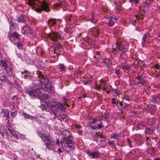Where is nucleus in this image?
Instances as JSON below:
<instances>
[{"label":"nucleus","instance_id":"nucleus-1","mask_svg":"<svg viewBox=\"0 0 160 160\" xmlns=\"http://www.w3.org/2000/svg\"><path fill=\"white\" fill-rule=\"evenodd\" d=\"M44 90L41 86L35 83H32L30 87L28 93L32 99L38 98H40V94L42 95Z\"/></svg>","mask_w":160,"mask_h":160},{"label":"nucleus","instance_id":"nucleus-2","mask_svg":"<svg viewBox=\"0 0 160 160\" xmlns=\"http://www.w3.org/2000/svg\"><path fill=\"white\" fill-rule=\"evenodd\" d=\"M63 137L62 140L61 141L62 147H64L66 145L70 148L71 150L75 149L74 142L71 139V136L68 131H65L63 133Z\"/></svg>","mask_w":160,"mask_h":160},{"label":"nucleus","instance_id":"nucleus-3","mask_svg":"<svg viewBox=\"0 0 160 160\" xmlns=\"http://www.w3.org/2000/svg\"><path fill=\"white\" fill-rule=\"evenodd\" d=\"M35 78L40 82L41 85H43L44 87L48 90H51L52 88L48 79L40 71L37 72V74Z\"/></svg>","mask_w":160,"mask_h":160},{"label":"nucleus","instance_id":"nucleus-4","mask_svg":"<svg viewBox=\"0 0 160 160\" xmlns=\"http://www.w3.org/2000/svg\"><path fill=\"white\" fill-rule=\"evenodd\" d=\"M40 137L43 141H45V145L47 148L52 149L54 147L53 142L52 141V137L49 134L42 133Z\"/></svg>","mask_w":160,"mask_h":160},{"label":"nucleus","instance_id":"nucleus-5","mask_svg":"<svg viewBox=\"0 0 160 160\" xmlns=\"http://www.w3.org/2000/svg\"><path fill=\"white\" fill-rule=\"evenodd\" d=\"M144 73L140 74V72L138 73L136 78L138 80V82L134 83L133 84L134 86L138 87L142 86L143 87L144 85L147 84V81L144 79V78L145 77V76L144 75Z\"/></svg>","mask_w":160,"mask_h":160},{"label":"nucleus","instance_id":"nucleus-6","mask_svg":"<svg viewBox=\"0 0 160 160\" xmlns=\"http://www.w3.org/2000/svg\"><path fill=\"white\" fill-rule=\"evenodd\" d=\"M47 36L53 42H59L63 39V36L60 33L56 32H51L49 33Z\"/></svg>","mask_w":160,"mask_h":160},{"label":"nucleus","instance_id":"nucleus-7","mask_svg":"<svg viewBox=\"0 0 160 160\" xmlns=\"http://www.w3.org/2000/svg\"><path fill=\"white\" fill-rule=\"evenodd\" d=\"M0 80L2 82H6L10 85L12 84V79L9 78L8 76V77H6L3 72H2V76H0Z\"/></svg>","mask_w":160,"mask_h":160},{"label":"nucleus","instance_id":"nucleus-8","mask_svg":"<svg viewBox=\"0 0 160 160\" xmlns=\"http://www.w3.org/2000/svg\"><path fill=\"white\" fill-rule=\"evenodd\" d=\"M87 153L89 156H91L92 158H98L100 157V153L98 151L91 152L89 150L87 151Z\"/></svg>","mask_w":160,"mask_h":160},{"label":"nucleus","instance_id":"nucleus-9","mask_svg":"<svg viewBox=\"0 0 160 160\" xmlns=\"http://www.w3.org/2000/svg\"><path fill=\"white\" fill-rule=\"evenodd\" d=\"M22 32L25 35H30L32 32L29 27L24 26L22 28Z\"/></svg>","mask_w":160,"mask_h":160},{"label":"nucleus","instance_id":"nucleus-10","mask_svg":"<svg viewBox=\"0 0 160 160\" xmlns=\"http://www.w3.org/2000/svg\"><path fill=\"white\" fill-rule=\"evenodd\" d=\"M62 50V46L61 44L60 43H57L55 46L54 49V53L58 54H60Z\"/></svg>","mask_w":160,"mask_h":160},{"label":"nucleus","instance_id":"nucleus-11","mask_svg":"<svg viewBox=\"0 0 160 160\" xmlns=\"http://www.w3.org/2000/svg\"><path fill=\"white\" fill-rule=\"evenodd\" d=\"M150 101L154 103H158L160 102V94L156 96H152L151 97Z\"/></svg>","mask_w":160,"mask_h":160},{"label":"nucleus","instance_id":"nucleus-12","mask_svg":"<svg viewBox=\"0 0 160 160\" xmlns=\"http://www.w3.org/2000/svg\"><path fill=\"white\" fill-rule=\"evenodd\" d=\"M120 104L123 108H125L130 105V100H126L125 99H122V101L121 102H120Z\"/></svg>","mask_w":160,"mask_h":160},{"label":"nucleus","instance_id":"nucleus-13","mask_svg":"<svg viewBox=\"0 0 160 160\" xmlns=\"http://www.w3.org/2000/svg\"><path fill=\"white\" fill-rule=\"evenodd\" d=\"M69 0H60L59 4H55V6L58 7L60 5L64 6V5H66L67 6L69 5V4H71V1H69V2H67V1Z\"/></svg>","mask_w":160,"mask_h":160},{"label":"nucleus","instance_id":"nucleus-14","mask_svg":"<svg viewBox=\"0 0 160 160\" xmlns=\"http://www.w3.org/2000/svg\"><path fill=\"white\" fill-rule=\"evenodd\" d=\"M33 75V73L29 72L26 70H25L24 72H22V76L26 79L32 77Z\"/></svg>","mask_w":160,"mask_h":160},{"label":"nucleus","instance_id":"nucleus-15","mask_svg":"<svg viewBox=\"0 0 160 160\" xmlns=\"http://www.w3.org/2000/svg\"><path fill=\"white\" fill-rule=\"evenodd\" d=\"M144 92H146V94L149 95L151 92V88L150 86L147 85V84L144 85L143 87Z\"/></svg>","mask_w":160,"mask_h":160},{"label":"nucleus","instance_id":"nucleus-16","mask_svg":"<svg viewBox=\"0 0 160 160\" xmlns=\"http://www.w3.org/2000/svg\"><path fill=\"white\" fill-rule=\"evenodd\" d=\"M116 44L117 48L119 51H121L123 52H126V49L121 43H117Z\"/></svg>","mask_w":160,"mask_h":160},{"label":"nucleus","instance_id":"nucleus-17","mask_svg":"<svg viewBox=\"0 0 160 160\" xmlns=\"http://www.w3.org/2000/svg\"><path fill=\"white\" fill-rule=\"evenodd\" d=\"M57 23V20L55 18H50L47 21V23L50 26L52 27Z\"/></svg>","mask_w":160,"mask_h":160},{"label":"nucleus","instance_id":"nucleus-18","mask_svg":"<svg viewBox=\"0 0 160 160\" xmlns=\"http://www.w3.org/2000/svg\"><path fill=\"white\" fill-rule=\"evenodd\" d=\"M4 69L6 70V72L9 76L8 77L11 78L12 80L13 79V78L12 76V73L11 68L8 66L7 68Z\"/></svg>","mask_w":160,"mask_h":160},{"label":"nucleus","instance_id":"nucleus-19","mask_svg":"<svg viewBox=\"0 0 160 160\" xmlns=\"http://www.w3.org/2000/svg\"><path fill=\"white\" fill-rule=\"evenodd\" d=\"M147 152L152 156L154 155L156 153L155 149L153 147L148 148L147 150Z\"/></svg>","mask_w":160,"mask_h":160},{"label":"nucleus","instance_id":"nucleus-20","mask_svg":"<svg viewBox=\"0 0 160 160\" xmlns=\"http://www.w3.org/2000/svg\"><path fill=\"white\" fill-rule=\"evenodd\" d=\"M103 62L107 67H111L112 65V62L108 59L105 58L103 60Z\"/></svg>","mask_w":160,"mask_h":160},{"label":"nucleus","instance_id":"nucleus-21","mask_svg":"<svg viewBox=\"0 0 160 160\" xmlns=\"http://www.w3.org/2000/svg\"><path fill=\"white\" fill-rule=\"evenodd\" d=\"M1 113L3 114V117L9 118V112L8 110L3 109Z\"/></svg>","mask_w":160,"mask_h":160},{"label":"nucleus","instance_id":"nucleus-22","mask_svg":"<svg viewBox=\"0 0 160 160\" xmlns=\"http://www.w3.org/2000/svg\"><path fill=\"white\" fill-rule=\"evenodd\" d=\"M154 130L153 127H146L145 130V133H147L148 134H150L153 133V131Z\"/></svg>","mask_w":160,"mask_h":160},{"label":"nucleus","instance_id":"nucleus-23","mask_svg":"<svg viewBox=\"0 0 160 160\" xmlns=\"http://www.w3.org/2000/svg\"><path fill=\"white\" fill-rule=\"evenodd\" d=\"M150 37V35L148 33H147L145 34L142 38V44L143 46L144 43L146 42V39Z\"/></svg>","mask_w":160,"mask_h":160},{"label":"nucleus","instance_id":"nucleus-24","mask_svg":"<svg viewBox=\"0 0 160 160\" xmlns=\"http://www.w3.org/2000/svg\"><path fill=\"white\" fill-rule=\"evenodd\" d=\"M116 20V19L114 18V17H112L110 19L109 21L108 22V25L110 26H113L115 23V21Z\"/></svg>","mask_w":160,"mask_h":160},{"label":"nucleus","instance_id":"nucleus-25","mask_svg":"<svg viewBox=\"0 0 160 160\" xmlns=\"http://www.w3.org/2000/svg\"><path fill=\"white\" fill-rule=\"evenodd\" d=\"M8 61L7 60H5L4 59H1L0 60V63L2 64V67L4 68H6L8 67L7 62Z\"/></svg>","mask_w":160,"mask_h":160},{"label":"nucleus","instance_id":"nucleus-26","mask_svg":"<svg viewBox=\"0 0 160 160\" xmlns=\"http://www.w3.org/2000/svg\"><path fill=\"white\" fill-rule=\"evenodd\" d=\"M7 131L5 127L3 126H2L0 128V133L2 135V136H4V134L5 133H7Z\"/></svg>","mask_w":160,"mask_h":160},{"label":"nucleus","instance_id":"nucleus-27","mask_svg":"<svg viewBox=\"0 0 160 160\" xmlns=\"http://www.w3.org/2000/svg\"><path fill=\"white\" fill-rule=\"evenodd\" d=\"M57 105L59 109L61 111H63L64 110H65L66 109V108H65V107L64 106H63L62 104L60 102H58L57 103Z\"/></svg>","mask_w":160,"mask_h":160},{"label":"nucleus","instance_id":"nucleus-28","mask_svg":"<svg viewBox=\"0 0 160 160\" xmlns=\"http://www.w3.org/2000/svg\"><path fill=\"white\" fill-rule=\"evenodd\" d=\"M17 18V21L20 22L24 23L25 21L24 18L22 15L18 16Z\"/></svg>","mask_w":160,"mask_h":160},{"label":"nucleus","instance_id":"nucleus-29","mask_svg":"<svg viewBox=\"0 0 160 160\" xmlns=\"http://www.w3.org/2000/svg\"><path fill=\"white\" fill-rule=\"evenodd\" d=\"M90 21L93 23H95L97 21V20L95 18L93 13L92 14L91 18L89 19Z\"/></svg>","mask_w":160,"mask_h":160},{"label":"nucleus","instance_id":"nucleus-30","mask_svg":"<svg viewBox=\"0 0 160 160\" xmlns=\"http://www.w3.org/2000/svg\"><path fill=\"white\" fill-rule=\"evenodd\" d=\"M148 122L151 123V124H155L156 122V119L153 117L151 118H149Z\"/></svg>","mask_w":160,"mask_h":160},{"label":"nucleus","instance_id":"nucleus-31","mask_svg":"<svg viewBox=\"0 0 160 160\" xmlns=\"http://www.w3.org/2000/svg\"><path fill=\"white\" fill-rule=\"evenodd\" d=\"M111 90L113 92V93H114V95L118 96L120 94L118 90L117 89L112 88Z\"/></svg>","mask_w":160,"mask_h":160},{"label":"nucleus","instance_id":"nucleus-32","mask_svg":"<svg viewBox=\"0 0 160 160\" xmlns=\"http://www.w3.org/2000/svg\"><path fill=\"white\" fill-rule=\"evenodd\" d=\"M64 31L67 33H69V35H71L72 32V29L70 28H66L64 29Z\"/></svg>","mask_w":160,"mask_h":160},{"label":"nucleus","instance_id":"nucleus-33","mask_svg":"<svg viewBox=\"0 0 160 160\" xmlns=\"http://www.w3.org/2000/svg\"><path fill=\"white\" fill-rule=\"evenodd\" d=\"M119 136V135L118 132L116 133H112L111 135V138L114 139H117Z\"/></svg>","mask_w":160,"mask_h":160},{"label":"nucleus","instance_id":"nucleus-34","mask_svg":"<svg viewBox=\"0 0 160 160\" xmlns=\"http://www.w3.org/2000/svg\"><path fill=\"white\" fill-rule=\"evenodd\" d=\"M23 115L24 117L26 118H30L31 119H33V117L32 116H31L30 115L27 114L26 113H23Z\"/></svg>","mask_w":160,"mask_h":160},{"label":"nucleus","instance_id":"nucleus-35","mask_svg":"<svg viewBox=\"0 0 160 160\" xmlns=\"http://www.w3.org/2000/svg\"><path fill=\"white\" fill-rule=\"evenodd\" d=\"M51 115L53 114L54 115V117H53V118L54 119H55L57 117V116H56L57 113L55 111V110H54L52 109H51Z\"/></svg>","mask_w":160,"mask_h":160},{"label":"nucleus","instance_id":"nucleus-36","mask_svg":"<svg viewBox=\"0 0 160 160\" xmlns=\"http://www.w3.org/2000/svg\"><path fill=\"white\" fill-rule=\"evenodd\" d=\"M146 142L147 145L150 146L152 144L151 139L148 137H147L146 138Z\"/></svg>","mask_w":160,"mask_h":160},{"label":"nucleus","instance_id":"nucleus-37","mask_svg":"<svg viewBox=\"0 0 160 160\" xmlns=\"http://www.w3.org/2000/svg\"><path fill=\"white\" fill-rule=\"evenodd\" d=\"M92 78H88L87 80L83 81V83L85 84H87L89 83H91L92 82Z\"/></svg>","mask_w":160,"mask_h":160},{"label":"nucleus","instance_id":"nucleus-38","mask_svg":"<svg viewBox=\"0 0 160 160\" xmlns=\"http://www.w3.org/2000/svg\"><path fill=\"white\" fill-rule=\"evenodd\" d=\"M120 61L123 64H125L127 62V60L126 58L125 57H121Z\"/></svg>","mask_w":160,"mask_h":160},{"label":"nucleus","instance_id":"nucleus-39","mask_svg":"<svg viewBox=\"0 0 160 160\" xmlns=\"http://www.w3.org/2000/svg\"><path fill=\"white\" fill-rule=\"evenodd\" d=\"M59 68L61 70L65 71V68L63 64H60L59 65Z\"/></svg>","mask_w":160,"mask_h":160},{"label":"nucleus","instance_id":"nucleus-40","mask_svg":"<svg viewBox=\"0 0 160 160\" xmlns=\"http://www.w3.org/2000/svg\"><path fill=\"white\" fill-rule=\"evenodd\" d=\"M13 36H14L17 39H20V36L16 32H14L13 33Z\"/></svg>","mask_w":160,"mask_h":160},{"label":"nucleus","instance_id":"nucleus-41","mask_svg":"<svg viewBox=\"0 0 160 160\" xmlns=\"http://www.w3.org/2000/svg\"><path fill=\"white\" fill-rule=\"evenodd\" d=\"M138 128L140 129H143V128L145 127L144 125L141 123H139L138 125Z\"/></svg>","mask_w":160,"mask_h":160},{"label":"nucleus","instance_id":"nucleus-42","mask_svg":"<svg viewBox=\"0 0 160 160\" xmlns=\"http://www.w3.org/2000/svg\"><path fill=\"white\" fill-rule=\"evenodd\" d=\"M127 142L128 145L130 147H132V141L129 138H127Z\"/></svg>","mask_w":160,"mask_h":160},{"label":"nucleus","instance_id":"nucleus-43","mask_svg":"<svg viewBox=\"0 0 160 160\" xmlns=\"http://www.w3.org/2000/svg\"><path fill=\"white\" fill-rule=\"evenodd\" d=\"M102 85H101L102 89L104 91H105L107 89L106 86L105 82H103L102 83Z\"/></svg>","mask_w":160,"mask_h":160},{"label":"nucleus","instance_id":"nucleus-44","mask_svg":"<svg viewBox=\"0 0 160 160\" xmlns=\"http://www.w3.org/2000/svg\"><path fill=\"white\" fill-rule=\"evenodd\" d=\"M103 117L106 120H107L109 118V115L107 113H105L103 115Z\"/></svg>","mask_w":160,"mask_h":160},{"label":"nucleus","instance_id":"nucleus-45","mask_svg":"<svg viewBox=\"0 0 160 160\" xmlns=\"http://www.w3.org/2000/svg\"><path fill=\"white\" fill-rule=\"evenodd\" d=\"M121 67L123 69H125V70H128L130 68V66L128 65H122Z\"/></svg>","mask_w":160,"mask_h":160},{"label":"nucleus","instance_id":"nucleus-46","mask_svg":"<svg viewBox=\"0 0 160 160\" xmlns=\"http://www.w3.org/2000/svg\"><path fill=\"white\" fill-rule=\"evenodd\" d=\"M93 31L97 35H98L99 33V29L97 28H94Z\"/></svg>","mask_w":160,"mask_h":160},{"label":"nucleus","instance_id":"nucleus-47","mask_svg":"<svg viewBox=\"0 0 160 160\" xmlns=\"http://www.w3.org/2000/svg\"><path fill=\"white\" fill-rule=\"evenodd\" d=\"M108 144L109 145H112L113 147H115V144L114 141L113 140H112L109 142H108Z\"/></svg>","mask_w":160,"mask_h":160},{"label":"nucleus","instance_id":"nucleus-48","mask_svg":"<svg viewBox=\"0 0 160 160\" xmlns=\"http://www.w3.org/2000/svg\"><path fill=\"white\" fill-rule=\"evenodd\" d=\"M140 62H141V63L140 62H139V64L140 67L142 68L145 67L146 66L145 64L141 61Z\"/></svg>","mask_w":160,"mask_h":160},{"label":"nucleus","instance_id":"nucleus-49","mask_svg":"<svg viewBox=\"0 0 160 160\" xmlns=\"http://www.w3.org/2000/svg\"><path fill=\"white\" fill-rule=\"evenodd\" d=\"M11 114L12 117L14 118L16 115L17 112H11Z\"/></svg>","mask_w":160,"mask_h":160},{"label":"nucleus","instance_id":"nucleus-50","mask_svg":"<svg viewBox=\"0 0 160 160\" xmlns=\"http://www.w3.org/2000/svg\"><path fill=\"white\" fill-rule=\"evenodd\" d=\"M100 122V123L98 124V127L99 129L101 128L102 127H103V125L102 124V122L101 120H99V121Z\"/></svg>","mask_w":160,"mask_h":160},{"label":"nucleus","instance_id":"nucleus-51","mask_svg":"<svg viewBox=\"0 0 160 160\" xmlns=\"http://www.w3.org/2000/svg\"><path fill=\"white\" fill-rule=\"evenodd\" d=\"M8 129L9 131L11 132V133L12 135H14V134H13V131H12V128L11 127H8Z\"/></svg>","mask_w":160,"mask_h":160},{"label":"nucleus","instance_id":"nucleus-52","mask_svg":"<svg viewBox=\"0 0 160 160\" xmlns=\"http://www.w3.org/2000/svg\"><path fill=\"white\" fill-rule=\"evenodd\" d=\"M130 97L129 96H128V95H126L125 96L124 98L122 99H125L126 100H130Z\"/></svg>","mask_w":160,"mask_h":160},{"label":"nucleus","instance_id":"nucleus-53","mask_svg":"<svg viewBox=\"0 0 160 160\" xmlns=\"http://www.w3.org/2000/svg\"><path fill=\"white\" fill-rule=\"evenodd\" d=\"M120 71L118 69L116 70L115 72V74L117 75H120Z\"/></svg>","mask_w":160,"mask_h":160},{"label":"nucleus","instance_id":"nucleus-54","mask_svg":"<svg viewBox=\"0 0 160 160\" xmlns=\"http://www.w3.org/2000/svg\"><path fill=\"white\" fill-rule=\"evenodd\" d=\"M41 107L42 110H45L46 109L45 106L43 104L41 105Z\"/></svg>","mask_w":160,"mask_h":160},{"label":"nucleus","instance_id":"nucleus-55","mask_svg":"<svg viewBox=\"0 0 160 160\" xmlns=\"http://www.w3.org/2000/svg\"><path fill=\"white\" fill-rule=\"evenodd\" d=\"M116 99L115 98H112V103L113 104H116Z\"/></svg>","mask_w":160,"mask_h":160},{"label":"nucleus","instance_id":"nucleus-56","mask_svg":"<svg viewBox=\"0 0 160 160\" xmlns=\"http://www.w3.org/2000/svg\"><path fill=\"white\" fill-rule=\"evenodd\" d=\"M17 45L18 48H19V47H22V44L20 42H18Z\"/></svg>","mask_w":160,"mask_h":160},{"label":"nucleus","instance_id":"nucleus-57","mask_svg":"<svg viewBox=\"0 0 160 160\" xmlns=\"http://www.w3.org/2000/svg\"><path fill=\"white\" fill-rule=\"evenodd\" d=\"M96 87L98 90H99L102 88V86L101 85H97L96 86Z\"/></svg>","mask_w":160,"mask_h":160},{"label":"nucleus","instance_id":"nucleus-58","mask_svg":"<svg viewBox=\"0 0 160 160\" xmlns=\"http://www.w3.org/2000/svg\"><path fill=\"white\" fill-rule=\"evenodd\" d=\"M89 43L92 45H94L95 44V41H89Z\"/></svg>","mask_w":160,"mask_h":160},{"label":"nucleus","instance_id":"nucleus-59","mask_svg":"<svg viewBox=\"0 0 160 160\" xmlns=\"http://www.w3.org/2000/svg\"><path fill=\"white\" fill-rule=\"evenodd\" d=\"M99 120H96L95 119H93L92 121V123L93 124H95L97 121H99Z\"/></svg>","mask_w":160,"mask_h":160},{"label":"nucleus","instance_id":"nucleus-60","mask_svg":"<svg viewBox=\"0 0 160 160\" xmlns=\"http://www.w3.org/2000/svg\"><path fill=\"white\" fill-rule=\"evenodd\" d=\"M75 127L77 128H81V126L78 124H76Z\"/></svg>","mask_w":160,"mask_h":160},{"label":"nucleus","instance_id":"nucleus-61","mask_svg":"<svg viewBox=\"0 0 160 160\" xmlns=\"http://www.w3.org/2000/svg\"><path fill=\"white\" fill-rule=\"evenodd\" d=\"M96 135H97V136L98 137H101V136H102V133H100V132H99L98 133H96Z\"/></svg>","mask_w":160,"mask_h":160},{"label":"nucleus","instance_id":"nucleus-62","mask_svg":"<svg viewBox=\"0 0 160 160\" xmlns=\"http://www.w3.org/2000/svg\"><path fill=\"white\" fill-rule=\"evenodd\" d=\"M155 68L157 69H159L160 68V67L158 64H156L154 65Z\"/></svg>","mask_w":160,"mask_h":160},{"label":"nucleus","instance_id":"nucleus-63","mask_svg":"<svg viewBox=\"0 0 160 160\" xmlns=\"http://www.w3.org/2000/svg\"><path fill=\"white\" fill-rule=\"evenodd\" d=\"M13 35V34H12L11 33V32H9V35H8V37L9 38V39L11 40V38L12 37Z\"/></svg>","mask_w":160,"mask_h":160},{"label":"nucleus","instance_id":"nucleus-64","mask_svg":"<svg viewBox=\"0 0 160 160\" xmlns=\"http://www.w3.org/2000/svg\"><path fill=\"white\" fill-rule=\"evenodd\" d=\"M112 52L113 54H116L118 52L116 50H114L112 51Z\"/></svg>","mask_w":160,"mask_h":160}]
</instances>
